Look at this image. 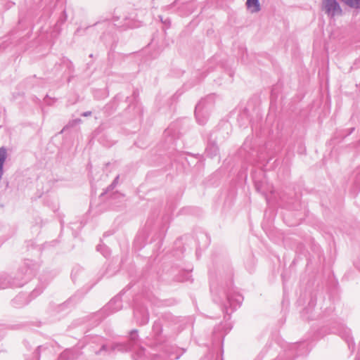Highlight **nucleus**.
<instances>
[{
	"label": "nucleus",
	"mask_w": 360,
	"mask_h": 360,
	"mask_svg": "<svg viewBox=\"0 0 360 360\" xmlns=\"http://www.w3.org/2000/svg\"><path fill=\"white\" fill-rule=\"evenodd\" d=\"M322 7L323 10L332 17L340 15L342 13L340 6L335 0H323Z\"/></svg>",
	"instance_id": "1"
},
{
	"label": "nucleus",
	"mask_w": 360,
	"mask_h": 360,
	"mask_svg": "<svg viewBox=\"0 0 360 360\" xmlns=\"http://www.w3.org/2000/svg\"><path fill=\"white\" fill-rule=\"evenodd\" d=\"M350 7L359 8H360V0H342Z\"/></svg>",
	"instance_id": "3"
},
{
	"label": "nucleus",
	"mask_w": 360,
	"mask_h": 360,
	"mask_svg": "<svg viewBox=\"0 0 360 360\" xmlns=\"http://www.w3.org/2000/svg\"><path fill=\"white\" fill-rule=\"evenodd\" d=\"M2 172H3V166L0 165V179L1 178Z\"/></svg>",
	"instance_id": "5"
},
{
	"label": "nucleus",
	"mask_w": 360,
	"mask_h": 360,
	"mask_svg": "<svg viewBox=\"0 0 360 360\" xmlns=\"http://www.w3.org/2000/svg\"><path fill=\"white\" fill-rule=\"evenodd\" d=\"M246 5L251 13H256L260 10V4L258 0H247Z\"/></svg>",
	"instance_id": "2"
},
{
	"label": "nucleus",
	"mask_w": 360,
	"mask_h": 360,
	"mask_svg": "<svg viewBox=\"0 0 360 360\" xmlns=\"http://www.w3.org/2000/svg\"><path fill=\"white\" fill-rule=\"evenodd\" d=\"M6 158V151L4 148H0V165L3 166Z\"/></svg>",
	"instance_id": "4"
}]
</instances>
